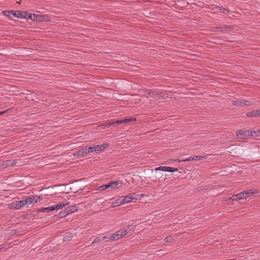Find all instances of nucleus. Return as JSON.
Segmentation results:
<instances>
[{
  "label": "nucleus",
  "instance_id": "obj_1",
  "mask_svg": "<svg viewBox=\"0 0 260 260\" xmlns=\"http://www.w3.org/2000/svg\"><path fill=\"white\" fill-rule=\"evenodd\" d=\"M3 14L6 16L10 17H16L18 18H24L27 16V14L25 11H4Z\"/></svg>",
  "mask_w": 260,
  "mask_h": 260
},
{
  "label": "nucleus",
  "instance_id": "obj_2",
  "mask_svg": "<svg viewBox=\"0 0 260 260\" xmlns=\"http://www.w3.org/2000/svg\"><path fill=\"white\" fill-rule=\"evenodd\" d=\"M69 204V202H62L48 207L42 208L39 211L42 212H51L54 210L61 209Z\"/></svg>",
  "mask_w": 260,
  "mask_h": 260
},
{
  "label": "nucleus",
  "instance_id": "obj_3",
  "mask_svg": "<svg viewBox=\"0 0 260 260\" xmlns=\"http://www.w3.org/2000/svg\"><path fill=\"white\" fill-rule=\"evenodd\" d=\"M132 228L129 226H126L117 231L115 233V240H118L127 235L132 230Z\"/></svg>",
  "mask_w": 260,
  "mask_h": 260
},
{
  "label": "nucleus",
  "instance_id": "obj_4",
  "mask_svg": "<svg viewBox=\"0 0 260 260\" xmlns=\"http://www.w3.org/2000/svg\"><path fill=\"white\" fill-rule=\"evenodd\" d=\"M137 198L133 196H121L117 200H115V206H118L125 203H129L133 200H137Z\"/></svg>",
  "mask_w": 260,
  "mask_h": 260
},
{
  "label": "nucleus",
  "instance_id": "obj_5",
  "mask_svg": "<svg viewBox=\"0 0 260 260\" xmlns=\"http://www.w3.org/2000/svg\"><path fill=\"white\" fill-rule=\"evenodd\" d=\"M110 240H114V234H112L110 235L97 237L92 242V244L99 242L104 243L109 241Z\"/></svg>",
  "mask_w": 260,
  "mask_h": 260
},
{
  "label": "nucleus",
  "instance_id": "obj_6",
  "mask_svg": "<svg viewBox=\"0 0 260 260\" xmlns=\"http://www.w3.org/2000/svg\"><path fill=\"white\" fill-rule=\"evenodd\" d=\"M26 205V202L23 200L16 201L8 205L10 209H19Z\"/></svg>",
  "mask_w": 260,
  "mask_h": 260
},
{
  "label": "nucleus",
  "instance_id": "obj_7",
  "mask_svg": "<svg viewBox=\"0 0 260 260\" xmlns=\"http://www.w3.org/2000/svg\"><path fill=\"white\" fill-rule=\"evenodd\" d=\"M145 95L149 97H152L154 98H156L158 99H160L162 98V95L161 93H158L155 91H151L150 89H147L144 91Z\"/></svg>",
  "mask_w": 260,
  "mask_h": 260
},
{
  "label": "nucleus",
  "instance_id": "obj_8",
  "mask_svg": "<svg viewBox=\"0 0 260 260\" xmlns=\"http://www.w3.org/2000/svg\"><path fill=\"white\" fill-rule=\"evenodd\" d=\"M232 104L235 106H241L243 107L244 106H249L251 105V102L248 101H246L244 99H239L237 100L233 101L232 102Z\"/></svg>",
  "mask_w": 260,
  "mask_h": 260
},
{
  "label": "nucleus",
  "instance_id": "obj_9",
  "mask_svg": "<svg viewBox=\"0 0 260 260\" xmlns=\"http://www.w3.org/2000/svg\"><path fill=\"white\" fill-rule=\"evenodd\" d=\"M117 187V188H120L124 189L126 188L127 186V180L125 178L121 180L115 181V187Z\"/></svg>",
  "mask_w": 260,
  "mask_h": 260
},
{
  "label": "nucleus",
  "instance_id": "obj_10",
  "mask_svg": "<svg viewBox=\"0 0 260 260\" xmlns=\"http://www.w3.org/2000/svg\"><path fill=\"white\" fill-rule=\"evenodd\" d=\"M259 191L256 189H252L249 190H244L237 194H234V195H253L254 194H258Z\"/></svg>",
  "mask_w": 260,
  "mask_h": 260
},
{
  "label": "nucleus",
  "instance_id": "obj_11",
  "mask_svg": "<svg viewBox=\"0 0 260 260\" xmlns=\"http://www.w3.org/2000/svg\"><path fill=\"white\" fill-rule=\"evenodd\" d=\"M156 171H161L168 172H175L178 171V169L172 168L170 167L160 166L155 168Z\"/></svg>",
  "mask_w": 260,
  "mask_h": 260
},
{
  "label": "nucleus",
  "instance_id": "obj_12",
  "mask_svg": "<svg viewBox=\"0 0 260 260\" xmlns=\"http://www.w3.org/2000/svg\"><path fill=\"white\" fill-rule=\"evenodd\" d=\"M27 17L29 19L34 21H43L44 19V16L36 14H28Z\"/></svg>",
  "mask_w": 260,
  "mask_h": 260
},
{
  "label": "nucleus",
  "instance_id": "obj_13",
  "mask_svg": "<svg viewBox=\"0 0 260 260\" xmlns=\"http://www.w3.org/2000/svg\"><path fill=\"white\" fill-rule=\"evenodd\" d=\"M74 156L76 158H80L81 157H85L87 156V152L85 151V148L79 150L74 154Z\"/></svg>",
  "mask_w": 260,
  "mask_h": 260
},
{
  "label": "nucleus",
  "instance_id": "obj_14",
  "mask_svg": "<svg viewBox=\"0 0 260 260\" xmlns=\"http://www.w3.org/2000/svg\"><path fill=\"white\" fill-rule=\"evenodd\" d=\"M108 145L106 144H104L102 145H94V149H95V152H100L106 149V148L107 147Z\"/></svg>",
  "mask_w": 260,
  "mask_h": 260
},
{
  "label": "nucleus",
  "instance_id": "obj_15",
  "mask_svg": "<svg viewBox=\"0 0 260 260\" xmlns=\"http://www.w3.org/2000/svg\"><path fill=\"white\" fill-rule=\"evenodd\" d=\"M260 112L259 110H254L251 112H247L246 113V116L247 117H255L259 116Z\"/></svg>",
  "mask_w": 260,
  "mask_h": 260
},
{
  "label": "nucleus",
  "instance_id": "obj_16",
  "mask_svg": "<svg viewBox=\"0 0 260 260\" xmlns=\"http://www.w3.org/2000/svg\"><path fill=\"white\" fill-rule=\"evenodd\" d=\"M136 120V119L135 118H128V119L125 118V119H123L122 120H119L115 121V123L121 124V123H126V122H129L131 121H135Z\"/></svg>",
  "mask_w": 260,
  "mask_h": 260
},
{
  "label": "nucleus",
  "instance_id": "obj_17",
  "mask_svg": "<svg viewBox=\"0 0 260 260\" xmlns=\"http://www.w3.org/2000/svg\"><path fill=\"white\" fill-rule=\"evenodd\" d=\"M248 133H249V129L246 130V129H241L238 132H236V135L239 136H248Z\"/></svg>",
  "mask_w": 260,
  "mask_h": 260
},
{
  "label": "nucleus",
  "instance_id": "obj_18",
  "mask_svg": "<svg viewBox=\"0 0 260 260\" xmlns=\"http://www.w3.org/2000/svg\"><path fill=\"white\" fill-rule=\"evenodd\" d=\"M248 136L259 137L260 136V131L249 130Z\"/></svg>",
  "mask_w": 260,
  "mask_h": 260
},
{
  "label": "nucleus",
  "instance_id": "obj_19",
  "mask_svg": "<svg viewBox=\"0 0 260 260\" xmlns=\"http://www.w3.org/2000/svg\"><path fill=\"white\" fill-rule=\"evenodd\" d=\"M113 184H114V182L112 181L108 184H105V185H103L100 186L99 187V190H104L110 186H112Z\"/></svg>",
  "mask_w": 260,
  "mask_h": 260
},
{
  "label": "nucleus",
  "instance_id": "obj_20",
  "mask_svg": "<svg viewBox=\"0 0 260 260\" xmlns=\"http://www.w3.org/2000/svg\"><path fill=\"white\" fill-rule=\"evenodd\" d=\"M23 201L26 202V205L31 204L37 202V200H35V198H32L31 197H28L26 200H24Z\"/></svg>",
  "mask_w": 260,
  "mask_h": 260
},
{
  "label": "nucleus",
  "instance_id": "obj_21",
  "mask_svg": "<svg viewBox=\"0 0 260 260\" xmlns=\"http://www.w3.org/2000/svg\"><path fill=\"white\" fill-rule=\"evenodd\" d=\"M85 151H86L87 152V155L89 153H91V152H95V149H94V146H91V147H85Z\"/></svg>",
  "mask_w": 260,
  "mask_h": 260
},
{
  "label": "nucleus",
  "instance_id": "obj_22",
  "mask_svg": "<svg viewBox=\"0 0 260 260\" xmlns=\"http://www.w3.org/2000/svg\"><path fill=\"white\" fill-rule=\"evenodd\" d=\"M248 196H243V197H239L238 198V196H231L229 200H243V199H247V197H248Z\"/></svg>",
  "mask_w": 260,
  "mask_h": 260
},
{
  "label": "nucleus",
  "instance_id": "obj_23",
  "mask_svg": "<svg viewBox=\"0 0 260 260\" xmlns=\"http://www.w3.org/2000/svg\"><path fill=\"white\" fill-rule=\"evenodd\" d=\"M16 164V161L15 160H7L5 162V165L7 167H10L15 165Z\"/></svg>",
  "mask_w": 260,
  "mask_h": 260
},
{
  "label": "nucleus",
  "instance_id": "obj_24",
  "mask_svg": "<svg viewBox=\"0 0 260 260\" xmlns=\"http://www.w3.org/2000/svg\"><path fill=\"white\" fill-rule=\"evenodd\" d=\"M73 237V234L71 233H67L64 237V241H70Z\"/></svg>",
  "mask_w": 260,
  "mask_h": 260
},
{
  "label": "nucleus",
  "instance_id": "obj_25",
  "mask_svg": "<svg viewBox=\"0 0 260 260\" xmlns=\"http://www.w3.org/2000/svg\"><path fill=\"white\" fill-rule=\"evenodd\" d=\"M192 158H194V159H193V160H203V159H207V156L206 155H204V156H194L192 157Z\"/></svg>",
  "mask_w": 260,
  "mask_h": 260
},
{
  "label": "nucleus",
  "instance_id": "obj_26",
  "mask_svg": "<svg viewBox=\"0 0 260 260\" xmlns=\"http://www.w3.org/2000/svg\"><path fill=\"white\" fill-rule=\"evenodd\" d=\"M68 215V212H67L66 210L64 211H61L58 214V216L59 218L65 217Z\"/></svg>",
  "mask_w": 260,
  "mask_h": 260
},
{
  "label": "nucleus",
  "instance_id": "obj_27",
  "mask_svg": "<svg viewBox=\"0 0 260 260\" xmlns=\"http://www.w3.org/2000/svg\"><path fill=\"white\" fill-rule=\"evenodd\" d=\"M66 210L67 212H68V214L69 215L70 214L73 213L77 210L75 209V207H72L67 208Z\"/></svg>",
  "mask_w": 260,
  "mask_h": 260
},
{
  "label": "nucleus",
  "instance_id": "obj_28",
  "mask_svg": "<svg viewBox=\"0 0 260 260\" xmlns=\"http://www.w3.org/2000/svg\"><path fill=\"white\" fill-rule=\"evenodd\" d=\"M174 240L173 237L172 236L166 237L165 239V241L166 242H172L173 240Z\"/></svg>",
  "mask_w": 260,
  "mask_h": 260
},
{
  "label": "nucleus",
  "instance_id": "obj_29",
  "mask_svg": "<svg viewBox=\"0 0 260 260\" xmlns=\"http://www.w3.org/2000/svg\"><path fill=\"white\" fill-rule=\"evenodd\" d=\"M193 159H194V158H192V157H189V158L183 159V162H184V161H190V160H193Z\"/></svg>",
  "mask_w": 260,
  "mask_h": 260
},
{
  "label": "nucleus",
  "instance_id": "obj_30",
  "mask_svg": "<svg viewBox=\"0 0 260 260\" xmlns=\"http://www.w3.org/2000/svg\"><path fill=\"white\" fill-rule=\"evenodd\" d=\"M220 10L221 11V12L224 14H228V13L229 12V10H226V9H224V8H220Z\"/></svg>",
  "mask_w": 260,
  "mask_h": 260
},
{
  "label": "nucleus",
  "instance_id": "obj_31",
  "mask_svg": "<svg viewBox=\"0 0 260 260\" xmlns=\"http://www.w3.org/2000/svg\"><path fill=\"white\" fill-rule=\"evenodd\" d=\"M174 161L175 162H183V159H175Z\"/></svg>",
  "mask_w": 260,
  "mask_h": 260
},
{
  "label": "nucleus",
  "instance_id": "obj_32",
  "mask_svg": "<svg viewBox=\"0 0 260 260\" xmlns=\"http://www.w3.org/2000/svg\"><path fill=\"white\" fill-rule=\"evenodd\" d=\"M7 111H4L0 112V115H2L6 112Z\"/></svg>",
  "mask_w": 260,
  "mask_h": 260
},
{
  "label": "nucleus",
  "instance_id": "obj_33",
  "mask_svg": "<svg viewBox=\"0 0 260 260\" xmlns=\"http://www.w3.org/2000/svg\"><path fill=\"white\" fill-rule=\"evenodd\" d=\"M174 160H175V159H170V160H169V161H170V162H175V161H174Z\"/></svg>",
  "mask_w": 260,
  "mask_h": 260
},
{
  "label": "nucleus",
  "instance_id": "obj_34",
  "mask_svg": "<svg viewBox=\"0 0 260 260\" xmlns=\"http://www.w3.org/2000/svg\"><path fill=\"white\" fill-rule=\"evenodd\" d=\"M111 206L114 207V202L111 203Z\"/></svg>",
  "mask_w": 260,
  "mask_h": 260
},
{
  "label": "nucleus",
  "instance_id": "obj_35",
  "mask_svg": "<svg viewBox=\"0 0 260 260\" xmlns=\"http://www.w3.org/2000/svg\"><path fill=\"white\" fill-rule=\"evenodd\" d=\"M128 195L131 196V195H134V194H133V193H132V194H129Z\"/></svg>",
  "mask_w": 260,
  "mask_h": 260
},
{
  "label": "nucleus",
  "instance_id": "obj_36",
  "mask_svg": "<svg viewBox=\"0 0 260 260\" xmlns=\"http://www.w3.org/2000/svg\"><path fill=\"white\" fill-rule=\"evenodd\" d=\"M39 197V199H40V196H38Z\"/></svg>",
  "mask_w": 260,
  "mask_h": 260
}]
</instances>
